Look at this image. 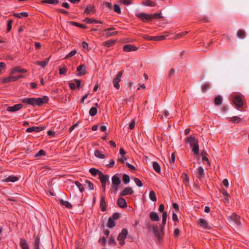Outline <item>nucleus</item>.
I'll use <instances>...</instances> for the list:
<instances>
[{"mask_svg": "<svg viewBox=\"0 0 249 249\" xmlns=\"http://www.w3.org/2000/svg\"><path fill=\"white\" fill-rule=\"evenodd\" d=\"M18 180V178L15 176H9L4 181L6 182H14Z\"/></svg>", "mask_w": 249, "mask_h": 249, "instance_id": "a878e982", "label": "nucleus"}, {"mask_svg": "<svg viewBox=\"0 0 249 249\" xmlns=\"http://www.w3.org/2000/svg\"><path fill=\"white\" fill-rule=\"evenodd\" d=\"M111 180H112V185H113L119 186V185L121 183V179H120V178L117 175H114L112 177Z\"/></svg>", "mask_w": 249, "mask_h": 249, "instance_id": "dca6fc26", "label": "nucleus"}, {"mask_svg": "<svg viewBox=\"0 0 249 249\" xmlns=\"http://www.w3.org/2000/svg\"><path fill=\"white\" fill-rule=\"evenodd\" d=\"M77 53V51L76 50H73L71 51L70 53H69L65 57V59H69L70 57L73 56Z\"/></svg>", "mask_w": 249, "mask_h": 249, "instance_id": "de8ad7c7", "label": "nucleus"}, {"mask_svg": "<svg viewBox=\"0 0 249 249\" xmlns=\"http://www.w3.org/2000/svg\"><path fill=\"white\" fill-rule=\"evenodd\" d=\"M109 176L107 175H104L103 173H101V177H100V180L102 183V187L104 192L106 191V184L109 181Z\"/></svg>", "mask_w": 249, "mask_h": 249, "instance_id": "20e7f679", "label": "nucleus"}, {"mask_svg": "<svg viewBox=\"0 0 249 249\" xmlns=\"http://www.w3.org/2000/svg\"><path fill=\"white\" fill-rule=\"evenodd\" d=\"M45 152L43 150H40L36 154V157H39L42 155H45Z\"/></svg>", "mask_w": 249, "mask_h": 249, "instance_id": "bf43d9fd", "label": "nucleus"}, {"mask_svg": "<svg viewBox=\"0 0 249 249\" xmlns=\"http://www.w3.org/2000/svg\"><path fill=\"white\" fill-rule=\"evenodd\" d=\"M175 156L174 153H172L171 157L169 158L170 163L172 164L175 161Z\"/></svg>", "mask_w": 249, "mask_h": 249, "instance_id": "e2e57ef3", "label": "nucleus"}, {"mask_svg": "<svg viewBox=\"0 0 249 249\" xmlns=\"http://www.w3.org/2000/svg\"><path fill=\"white\" fill-rule=\"evenodd\" d=\"M204 169L201 166L199 167L197 169V177L201 178L204 177Z\"/></svg>", "mask_w": 249, "mask_h": 249, "instance_id": "412c9836", "label": "nucleus"}, {"mask_svg": "<svg viewBox=\"0 0 249 249\" xmlns=\"http://www.w3.org/2000/svg\"><path fill=\"white\" fill-rule=\"evenodd\" d=\"M134 191L131 187L125 188L121 192H120V195L121 196H124L126 195H131L133 193Z\"/></svg>", "mask_w": 249, "mask_h": 249, "instance_id": "ddd939ff", "label": "nucleus"}, {"mask_svg": "<svg viewBox=\"0 0 249 249\" xmlns=\"http://www.w3.org/2000/svg\"><path fill=\"white\" fill-rule=\"evenodd\" d=\"M118 2L120 3H123L124 5H128L131 3V1L129 0H120L118 1Z\"/></svg>", "mask_w": 249, "mask_h": 249, "instance_id": "5fc2aeb1", "label": "nucleus"}, {"mask_svg": "<svg viewBox=\"0 0 249 249\" xmlns=\"http://www.w3.org/2000/svg\"><path fill=\"white\" fill-rule=\"evenodd\" d=\"M186 142L190 143V146L192 148L193 152L196 155H198L199 145L195 138L193 136L188 137L186 138Z\"/></svg>", "mask_w": 249, "mask_h": 249, "instance_id": "f03ea898", "label": "nucleus"}, {"mask_svg": "<svg viewBox=\"0 0 249 249\" xmlns=\"http://www.w3.org/2000/svg\"><path fill=\"white\" fill-rule=\"evenodd\" d=\"M147 227L150 230L153 232L156 236L160 237V231L159 230V227L157 225H151L148 224Z\"/></svg>", "mask_w": 249, "mask_h": 249, "instance_id": "0eeeda50", "label": "nucleus"}, {"mask_svg": "<svg viewBox=\"0 0 249 249\" xmlns=\"http://www.w3.org/2000/svg\"><path fill=\"white\" fill-rule=\"evenodd\" d=\"M115 225L114 220L112 217H109L108 220L107 227L109 228H112Z\"/></svg>", "mask_w": 249, "mask_h": 249, "instance_id": "473e14b6", "label": "nucleus"}, {"mask_svg": "<svg viewBox=\"0 0 249 249\" xmlns=\"http://www.w3.org/2000/svg\"><path fill=\"white\" fill-rule=\"evenodd\" d=\"M183 181L186 185H187L189 182V178L186 174H184Z\"/></svg>", "mask_w": 249, "mask_h": 249, "instance_id": "13d9d810", "label": "nucleus"}, {"mask_svg": "<svg viewBox=\"0 0 249 249\" xmlns=\"http://www.w3.org/2000/svg\"><path fill=\"white\" fill-rule=\"evenodd\" d=\"M229 218L231 222H233L236 225H239L240 224L239 217L236 213H232V214L229 216Z\"/></svg>", "mask_w": 249, "mask_h": 249, "instance_id": "9d476101", "label": "nucleus"}, {"mask_svg": "<svg viewBox=\"0 0 249 249\" xmlns=\"http://www.w3.org/2000/svg\"><path fill=\"white\" fill-rule=\"evenodd\" d=\"M60 203L61 205L65 206L67 208H71L72 207V205L67 201H65L63 199H61L60 200Z\"/></svg>", "mask_w": 249, "mask_h": 249, "instance_id": "c85d7f7f", "label": "nucleus"}, {"mask_svg": "<svg viewBox=\"0 0 249 249\" xmlns=\"http://www.w3.org/2000/svg\"><path fill=\"white\" fill-rule=\"evenodd\" d=\"M111 217H112V219L114 220H117L120 217V214L118 213H114Z\"/></svg>", "mask_w": 249, "mask_h": 249, "instance_id": "680f3d73", "label": "nucleus"}, {"mask_svg": "<svg viewBox=\"0 0 249 249\" xmlns=\"http://www.w3.org/2000/svg\"><path fill=\"white\" fill-rule=\"evenodd\" d=\"M14 16L18 18H26L28 16L27 12H21L20 13H15Z\"/></svg>", "mask_w": 249, "mask_h": 249, "instance_id": "b1692460", "label": "nucleus"}, {"mask_svg": "<svg viewBox=\"0 0 249 249\" xmlns=\"http://www.w3.org/2000/svg\"><path fill=\"white\" fill-rule=\"evenodd\" d=\"M117 205L121 208H125L126 207V202L125 199L123 197L119 198L117 202Z\"/></svg>", "mask_w": 249, "mask_h": 249, "instance_id": "a211bd4d", "label": "nucleus"}, {"mask_svg": "<svg viewBox=\"0 0 249 249\" xmlns=\"http://www.w3.org/2000/svg\"><path fill=\"white\" fill-rule=\"evenodd\" d=\"M44 128L45 127L44 126H33L28 128L26 129V132L28 133H30L32 132H38L43 130Z\"/></svg>", "mask_w": 249, "mask_h": 249, "instance_id": "9b49d317", "label": "nucleus"}, {"mask_svg": "<svg viewBox=\"0 0 249 249\" xmlns=\"http://www.w3.org/2000/svg\"><path fill=\"white\" fill-rule=\"evenodd\" d=\"M144 38L147 40H163L166 38V36H149L147 35H144L143 37Z\"/></svg>", "mask_w": 249, "mask_h": 249, "instance_id": "1a4fd4ad", "label": "nucleus"}, {"mask_svg": "<svg viewBox=\"0 0 249 249\" xmlns=\"http://www.w3.org/2000/svg\"><path fill=\"white\" fill-rule=\"evenodd\" d=\"M49 59L50 58H48L47 59H46L45 61H37L36 62V64L38 65H40L42 67L44 68L45 67L46 65L49 62Z\"/></svg>", "mask_w": 249, "mask_h": 249, "instance_id": "7c9ffc66", "label": "nucleus"}, {"mask_svg": "<svg viewBox=\"0 0 249 249\" xmlns=\"http://www.w3.org/2000/svg\"><path fill=\"white\" fill-rule=\"evenodd\" d=\"M27 71L24 69H19V68L16 67L12 69V74H14L16 72H18L20 73L26 72Z\"/></svg>", "mask_w": 249, "mask_h": 249, "instance_id": "2f4dec72", "label": "nucleus"}, {"mask_svg": "<svg viewBox=\"0 0 249 249\" xmlns=\"http://www.w3.org/2000/svg\"><path fill=\"white\" fill-rule=\"evenodd\" d=\"M222 98L221 96L218 95L214 99V103L216 105L219 106L222 104Z\"/></svg>", "mask_w": 249, "mask_h": 249, "instance_id": "c9c22d12", "label": "nucleus"}, {"mask_svg": "<svg viewBox=\"0 0 249 249\" xmlns=\"http://www.w3.org/2000/svg\"><path fill=\"white\" fill-rule=\"evenodd\" d=\"M71 23L73 25H74V26H76L77 27H80V28H86V26L85 25H84V24H79L77 22H71Z\"/></svg>", "mask_w": 249, "mask_h": 249, "instance_id": "3c124183", "label": "nucleus"}, {"mask_svg": "<svg viewBox=\"0 0 249 249\" xmlns=\"http://www.w3.org/2000/svg\"><path fill=\"white\" fill-rule=\"evenodd\" d=\"M187 33H188V32H183L181 33L178 34L176 36V39L180 38L181 37H182L183 36H185Z\"/></svg>", "mask_w": 249, "mask_h": 249, "instance_id": "4d7b16f0", "label": "nucleus"}, {"mask_svg": "<svg viewBox=\"0 0 249 249\" xmlns=\"http://www.w3.org/2000/svg\"><path fill=\"white\" fill-rule=\"evenodd\" d=\"M237 36L238 38L243 39L246 37V32L244 30H239L237 33Z\"/></svg>", "mask_w": 249, "mask_h": 249, "instance_id": "5701e85b", "label": "nucleus"}, {"mask_svg": "<svg viewBox=\"0 0 249 249\" xmlns=\"http://www.w3.org/2000/svg\"><path fill=\"white\" fill-rule=\"evenodd\" d=\"M144 5L149 6H155V2H153L151 0H145L143 2Z\"/></svg>", "mask_w": 249, "mask_h": 249, "instance_id": "ea45409f", "label": "nucleus"}, {"mask_svg": "<svg viewBox=\"0 0 249 249\" xmlns=\"http://www.w3.org/2000/svg\"><path fill=\"white\" fill-rule=\"evenodd\" d=\"M11 81H13V77L10 76L9 77H6L3 79V82L7 83V82H10Z\"/></svg>", "mask_w": 249, "mask_h": 249, "instance_id": "0e129e2a", "label": "nucleus"}, {"mask_svg": "<svg viewBox=\"0 0 249 249\" xmlns=\"http://www.w3.org/2000/svg\"><path fill=\"white\" fill-rule=\"evenodd\" d=\"M134 181L138 186L142 187V181L138 178H135Z\"/></svg>", "mask_w": 249, "mask_h": 249, "instance_id": "864d4df0", "label": "nucleus"}, {"mask_svg": "<svg viewBox=\"0 0 249 249\" xmlns=\"http://www.w3.org/2000/svg\"><path fill=\"white\" fill-rule=\"evenodd\" d=\"M241 119L239 117L234 116L230 119V121L236 123H239L240 122Z\"/></svg>", "mask_w": 249, "mask_h": 249, "instance_id": "49530a36", "label": "nucleus"}, {"mask_svg": "<svg viewBox=\"0 0 249 249\" xmlns=\"http://www.w3.org/2000/svg\"><path fill=\"white\" fill-rule=\"evenodd\" d=\"M128 233L127 230L126 229H123L121 232L119 234L118 240L120 241L124 240Z\"/></svg>", "mask_w": 249, "mask_h": 249, "instance_id": "4468645a", "label": "nucleus"}, {"mask_svg": "<svg viewBox=\"0 0 249 249\" xmlns=\"http://www.w3.org/2000/svg\"><path fill=\"white\" fill-rule=\"evenodd\" d=\"M115 42V40H109L107 41H105L103 43L104 46L110 47L112 46Z\"/></svg>", "mask_w": 249, "mask_h": 249, "instance_id": "72a5a7b5", "label": "nucleus"}, {"mask_svg": "<svg viewBox=\"0 0 249 249\" xmlns=\"http://www.w3.org/2000/svg\"><path fill=\"white\" fill-rule=\"evenodd\" d=\"M209 87H210V85L209 84H204V85H202L201 86V88L202 91L205 92L208 89Z\"/></svg>", "mask_w": 249, "mask_h": 249, "instance_id": "8fccbe9b", "label": "nucleus"}, {"mask_svg": "<svg viewBox=\"0 0 249 249\" xmlns=\"http://www.w3.org/2000/svg\"><path fill=\"white\" fill-rule=\"evenodd\" d=\"M85 183H86V184L85 185H87L89 190H91L93 189V188H94L93 185L90 181L87 180L85 181Z\"/></svg>", "mask_w": 249, "mask_h": 249, "instance_id": "a18cd8bd", "label": "nucleus"}, {"mask_svg": "<svg viewBox=\"0 0 249 249\" xmlns=\"http://www.w3.org/2000/svg\"><path fill=\"white\" fill-rule=\"evenodd\" d=\"M104 5L106 7L108 8L109 10H111L112 9V4L109 2H105Z\"/></svg>", "mask_w": 249, "mask_h": 249, "instance_id": "052dcab7", "label": "nucleus"}, {"mask_svg": "<svg viewBox=\"0 0 249 249\" xmlns=\"http://www.w3.org/2000/svg\"><path fill=\"white\" fill-rule=\"evenodd\" d=\"M48 100V97L47 96H44L43 98H24L22 100V102L24 103L35 106H41L42 104L47 103Z\"/></svg>", "mask_w": 249, "mask_h": 249, "instance_id": "f257e3e1", "label": "nucleus"}, {"mask_svg": "<svg viewBox=\"0 0 249 249\" xmlns=\"http://www.w3.org/2000/svg\"><path fill=\"white\" fill-rule=\"evenodd\" d=\"M97 112V110L95 107H91L89 111V113L90 115L91 116H94L95 114H96Z\"/></svg>", "mask_w": 249, "mask_h": 249, "instance_id": "79ce46f5", "label": "nucleus"}, {"mask_svg": "<svg viewBox=\"0 0 249 249\" xmlns=\"http://www.w3.org/2000/svg\"><path fill=\"white\" fill-rule=\"evenodd\" d=\"M151 20L152 19H160L163 18L161 13H157L154 14H151Z\"/></svg>", "mask_w": 249, "mask_h": 249, "instance_id": "4be33fe9", "label": "nucleus"}, {"mask_svg": "<svg viewBox=\"0 0 249 249\" xmlns=\"http://www.w3.org/2000/svg\"><path fill=\"white\" fill-rule=\"evenodd\" d=\"M138 47L130 44L125 45L123 47L124 51L126 52L136 51L138 50Z\"/></svg>", "mask_w": 249, "mask_h": 249, "instance_id": "f8f14e48", "label": "nucleus"}, {"mask_svg": "<svg viewBox=\"0 0 249 249\" xmlns=\"http://www.w3.org/2000/svg\"><path fill=\"white\" fill-rule=\"evenodd\" d=\"M84 21L88 23H102V22L101 21H98V20H94V19H90V18H86L84 20Z\"/></svg>", "mask_w": 249, "mask_h": 249, "instance_id": "58836bf2", "label": "nucleus"}, {"mask_svg": "<svg viewBox=\"0 0 249 249\" xmlns=\"http://www.w3.org/2000/svg\"><path fill=\"white\" fill-rule=\"evenodd\" d=\"M149 198L152 201H156L157 200L156 196L154 191H151L149 193Z\"/></svg>", "mask_w": 249, "mask_h": 249, "instance_id": "4c0bfd02", "label": "nucleus"}, {"mask_svg": "<svg viewBox=\"0 0 249 249\" xmlns=\"http://www.w3.org/2000/svg\"><path fill=\"white\" fill-rule=\"evenodd\" d=\"M175 73V71L174 69H171L170 70V71H169V74H168V76L169 77H172L173 75H174Z\"/></svg>", "mask_w": 249, "mask_h": 249, "instance_id": "338daca9", "label": "nucleus"}, {"mask_svg": "<svg viewBox=\"0 0 249 249\" xmlns=\"http://www.w3.org/2000/svg\"><path fill=\"white\" fill-rule=\"evenodd\" d=\"M95 156L98 158L100 159H105V156L101 153V152L98 150H96L94 151Z\"/></svg>", "mask_w": 249, "mask_h": 249, "instance_id": "f704fd0d", "label": "nucleus"}, {"mask_svg": "<svg viewBox=\"0 0 249 249\" xmlns=\"http://www.w3.org/2000/svg\"><path fill=\"white\" fill-rule=\"evenodd\" d=\"M100 207L101 208V210L103 212H105L106 210V203L105 202V197L103 196H102L100 202Z\"/></svg>", "mask_w": 249, "mask_h": 249, "instance_id": "f3484780", "label": "nucleus"}, {"mask_svg": "<svg viewBox=\"0 0 249 249\" xmlns=\"http://www.w3.org/2000/svg\"><path fill=\"white\" fill-rule=\"evenodd\" d=\"M13 22V20H9L7 22V32H9L11 28H12V23Z\"/></svg>", "mask_w": 249, "mask_h": 249, "instance_id": "6e6d98bb", "label": "nucleus"}, {"mask_svg": "<svg viewBox=\"0 0 249 249\" xmlns=\"http://www.w3.org/2000/svg\"><path fill=\"white\" fill-rule=\"evenodd\" d=\"M75 184L78 188L79 190L81 192H83L84 190V188L83 185L79 182L76 181L74 182Z\"/></svg>", "mask_w": 249, "mask_h": 249, "instance_id": "37998d69", "label": "nucleus"}, {"mask_svg": "<svg viewBox=\"0 0 249 249\" xmlns=\"http://www.w3.org/2000/svg\"><path fill=\"white\" fill-rule=\"evenodd\" d=\"M153 167L156 172L160 173V167L158 162L156 161L153 162Z\"/></svg>", "mask_w": 249, "mask_h": 249, "instance_id": "c756f323", "label": "nucleus"}, {"mask_svg": "<svg viewBox=\"0 0 249 249\" xmlns=\"http://www.w3.org/2000/svg\"><path fill=\"white\" fill-rule=\"evenodd\" d=\"M89 172L93 176H95L96 175L98 174L99 177H101V173H102L99 170L93 168L89 169Z\"/></svg>", "mask_w": 249, "mask_h": 249, "instance_id": "cd10ccee", "label": "nucleus"}, {"mask_svg": "<svg viewBox=\"0 0 249 249\" xmlns=\"http://www.w3.org/2000/svg\"><path fill=\"white\" fill-rule=\"evenodd\" d=\"M136 16L143 22L149 21L151 20V14L141 13L137 14Z\"/></svg>", "mask_w": 249, "mask_h": 249, "instance_id": "39448f33", "label": "nucleus"}, {"mask_svg": "<svg viewBox=\"0 0 249 249\" xmlns=\"http://www.w3.org/2000/svg\"><path fill=\"white\" fill-rule=\"evenodd\" d=\"M149 217L151 220L158 221L160 220V217L156 213L152 212L149 214Z\"/></svg>", "mask_w": 249, "mask_h": 249, "instance_id": "6ab92c4d", "label": "nucleus"}, {"mask_svg": "<svg viewBox=\"0 0 249 249\" xmlns=\"http://www.w3.org/2000/svg\"><path fill=\"white\" fill-rule=\"evenodd\" d=\"M111 189L115 193H116L118 190V186L112 185Z\"/></svg>", "mask_w": 249, "mask_h": 249, "instance_id": "774afa93", "label": "nucleus"}, {"mask_svg": "<svg viewBox=\"0 0 249 249\" xmlns=\"http://www.w3.org/2000/svg\"><path fill=\"white\" fill-rule=\"evenodd\" d=\"M113 9L115 12H116L118 14L121 13V8L119 5L114 4V7H113Z\"/></svg>", "mask_w": 249, "mask_h": 249, "instance_id": "603ef678", "label": "nucleus"}, {"mask_svg": "<svg viewBox=\"0 0 249 249\" xmlns=\"http://www.w3.org/2000/svg\"><path fill=\"white\" fill-rule=\"evenodd\" d=\"M77 71L78 72V75L82 76L86 74V66L85 65H81L77 68Z\"/></svg>", "mask_w": 249, "mask_h": 249, "instance_id": "2eb2a0df", "label": "nucleus"}, {"mask_svg": "<svg viewBox=\"0 0 249 249\" xmlns=\"http://www.w3.org/2000/svg\"><path fill=\"white\" fill-rule=\"evenodd\" d=\"M66 72V68H62L59 69V73L60 74H65Z\"/></svg>", "mask_w": 249, "mask_h": 249, "instance_id": "69168bd1", "label": "nucleus"}, {"mask_svg": "<svg viewBox=\"0 0 249 249\" xmlns=\"http://www.w3.org/2000/svg\"><path fill=\"white\" fill-rule=\"evenodd\" d=\"M20 245L22 249H29L26 241L24 239H20Z\"/></svg>", "mask_w": 249, "mask_h": 249, "instance_id": "bb28decb", "label": "nucleus"}, {"mask_svg": "<svg viewBox=\"0 0 249 249\" xmlns=\"http://www.w3.org/2000/svg\"><path fill=\"white\" fill-rule=\"evenodd\" d=\"M167 213L166 212H163L162 213V223L163 226L161 227V228H163V227L165 225L166 221V218H167Z\"/></svg>", "mask_w": 249, "mask_h": 249, "instance_id": "c03bdc74", "label": "nucleus"}, {"mask_svg": "<svg viewBox=\"0 0 249 249\" xmlns=\"http://www.w3.org/2000/svg\"><path fill=\"white\" fill-rule=\"evenodd\" d=\"M40 241L38 237H36L35 240V249H39Z\"/></svg>", "mask_w": 249, "mask_h": 249, "instance_id": "09e8293b", "label": "nucleus"}, {"mask_svg": "<svg viewBox=\"0 0 249 249\" xmlns=\"http://www.w3.org/2000/svg\"><path fill=\"white\" fill-rule=\"evenodd\" d=\"M123 71H119L117 74L116 77L113 80V85L117 89H119L120 88L119 83L121 81V77L123 74Z\"/></svg>", "mask_w": 249, "mask_h": 249, "instance_id": "423d86ee", "label": "nucleus"}, {"mask_svg": "<svg viewBox=\"0 0 249 249\" xmlns=\"http://www.w3.org/2000/svg\"><path fill=\"white\" fill-rule=\"evenodd\" d=\"M232 101L237 108L242 107L243 105L241 96L236 94L233 95Z\"/></svg>", "mask_w": 249, "mask_h": 249, "instance_id": "7ed1b4c3", "label": "nucleus"}, {"mask_svg": "<svg viewBox=\"0 0 249 249\" xmlns=\"http://www.w3.org/2000/svg\"><path fill=\"white\" fill-rule=\"evenodd\" d=\"M123 180L125 184H127L130 181V178L126 174H124L123 176Z\"/></svg>", "mask_w": 249, "mask_h": 249, "instance_id": "a19ab883", "label": "nucleus"}, {"mask_svg": "<svg viewBox=\"0 0 249 249\" xmlns=\"http://www.w3.org/2000/svg\"><path fill=\"white\" fill-rule=\"evenodd\" d=\"M23 107V105L21 104H16L13 107H8L7 110L9 112H15L20 110Z\"/></svg>", "mask_w": 249, "mask_h": 249, "instance_id": "6e6552de", "label": "nucleus"}, {"mask_svg": "<svg viewBox=\"0 0 249 249\" xmlns=\"http://www.w3.org/2000/svg\"><path fill=\"white\" fill-rule=\"evenodd\" d=\"M94 11V7L91 5H88L85 9V13L88 14H91Z\"/></svg>", "mask_w": 249, "mask_h": 249, "instance_id": "393cba45", "label": "nucleus"}, {"mask_svg": "<svg viewBox=\"0 0 249 249\" xmlns=\"http://www.w3.org/2000/svg\"><path fill=\"white\" fill-rule=\"evenodd\" d=\"M42 3H50L53 4H56L58 3V0H43L41 1Z\"/></svg>", "mask_w": 249, "mask_h": 249, "instance_id": "e433bc0d", "label": "nucleus"}, {"mask_svg": "<svg viewBox=\"0 0 249 249\" xmlns=\"http://www.w3.org/2000/svg\"><path fill=\"white\" fill-rule=\"evenodd\" d=\"M199 224L200 226L206 229H210V227L209 226L207 221L204 219H200L199 220Z\"/></svg>", "mask_w": 249, "mask_h": 249, "instance_id": "aec40b11", "label": "nucleus"}]
</instances>
